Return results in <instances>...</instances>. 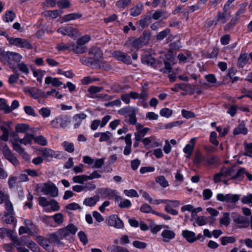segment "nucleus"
Returning <instances> with one entry per match:
<instances>
[{
  "label": "nucleus",
  "mask_w": 252,
  "mask_h": 252,
  "mask_svg": "<svg viewBox=\"0 0 252 252\" xmlns=\"http://www.w3.org/2000/svg\"><path fill=\"white\" fill-rule=\"evenodd\" d=\"M70 123V117L67 115H61L51 121L50 125L53 128H65Z\"/></svg>",
  "instance_id": "7ed1b4c3"
},
{
  "label": "nucleus",
  "mask_w": 252,
  "mask_h": 252,
  "mask_svg": "<svg viewBox=\"0 0 252 252\" xmlns=\"http://www.w3.org/2000/svg\"><path fill=\"white\" fill-rule=\"evenodd\" d=\"M238 21V18L236 17H233L230 21L227 24L224 28V30L225 31H229L231 30L236 25Z\"/></svg>",
  "instance_id": "c9c22d12"
},
{
  "label": "nucleus",
  "mask_w": 252,
  "mask_h": 252,
  "mask_svg": "<svg viewBox=\"0 0 252 252\" xmlns=\"http://www.w3.org/2000/svg\"><path fill=\"white\" fill-rule=\"evenodd\" d=\"M236 239L233 237H222L221 238V244L222 245H225L228 243H233Z\"/></svg>",
  "instance_id": "8fccbe9b"
},
{
  "label": "nucleus",
  "mask_w": 252,
  "mask_h": 252,
  "mask_svg": "<svg viewBox=\"0 0 252 252\" xmlns=\"http://www.w3.org/2000/svg\"><path fill=\"white\" fill-rule=\"evenodd\" d=\"M10 52H5L0 49V60L4 63H7L10 68L16 72V67L12 64L11 61H9Z\"/></svg>",
  "instance_id": "a211bd4d"
},
{
  "label": "nucleus",
  "mask_w": 252,
  "mask_h": 252,
  "mask_svg": "<svg viewBox=\"0 0 252 252\" xmlns=\"http://www.w3.org/2000/svg\"><path fill=\"white\" fill-rule=\"evenodd\" d=\"M91 39L90 36L89 35H85L79 38L77 42H78L80 44L85 46V44L89 42Z\"/></svg>",
  "instance_id": "052dcab7"
},
{
  "label": "nucleus",
  "mask_w": 252,
  "mask_h": 252,
  "mask_svg": "<svg viewBox=\"0 0 252 252\" xmlns=\"http://www.w3.org/2000/svg\"><path fill=\"white\" fill-rule=\"evenodd\" d=\"M124 193L127 196L131 197H138L139 196L137 192L134 189H125L124 191Z\"/></svg>",
  "instance_id": "338daca9"
},
{
  "label": "nucleus",
  "mask_w": 252,
  "mask_h": 252,
  "mask_svg": "<svg viewBox=\"0 0 252 252\" xmlns=\"http://www.w3.org/2000/svg\"><path fill=\"white\" fill-rule=\"evenodd\" d=\"M247 55L245 54L241 55L238 60V65L241 68H243L247 63L248 61Z\"/></svg>",
  "instance_id": "e433bc0d"
},
{
  "label": "nucleus",
  "mask_w": 252,
  "mask_h": 252,
  "mask_svg": "<svg viewBox=\"0 0 252 252\" xmlns=\"http://www.w3.org/2000/svg\"><path fill=\"white\" fill-rule=\"evenodd\" d=\"M151 37V32L149 31H144L142 34L138 38L134 39L130 38L126 43L125 45L131 44L135 48H139L146 45L150 40Z\"/></svg>",
  "instance_id": "f03ea898"
},
{
  "label": "nucleus",
  "mask_w": 252,
  "mask_h": 252,
  "mask_svg": "<svg viewBox=\"0 0 252 252\" xmlns=\"http://www.w3.org/2000/svg\"><path fill=\"white\" fill-rule=\"evenodd\" d=\"M156 182L163 188H166L169 186L168 181L164 176L160 175L156 178Z\"/></svg>",
  "instance_id": "72a5a7b5"
},
{
  "label": "nucleus",
  "mask_w": 252,
  "mask_h": 252,
  "mask_svg": "<svg viewBox=\"0 0 252 252\" xmlns=\"http://www.w3.org/2000/svg\"><path fill=\"white\" fill-rule=\"evenodd\" d=\"M35 240L39 244V245L49 252H53L54 249L49 244L47 237V238H45L42 236H38L36 237Z\"/></svg>",
  "instance_id": "ddd939ff"
},
{
  "label": "nucleus",
  "mask_w": 252,
  "mask_h": 252,
  "mask_svg": "<svg viewBox=\"0 0 252 252\" xmlns=\"http://www.w3.org/2000/svg\"><path fill=\"white\" fill-rule=\"evenodd\" d=\"M81 63L89 67L95 68L96 63L93 60L92 57H83L80 59Z\"/></svg>",
  "instance_id": "a878e982"
},
{
  "label": "nucleus",
  "mask_w": 252,
  "mask_h": 252,
  "mask_svg": "<svg viewBox=\"0 0 252 252\" xmlns=\"http://www.w3.org/2000/svg\"><path fill=\"white\" fill-rule=\"evenodd\" d=\"M231 217L238 228H245L250 225L249 219L241 215L233 213Z\"/></svg>",
  "instance_id": "39448f33"
},
{
  "label": "nucleus",
  "mask_w": 252,
  "mask_h": 252,
  "mask_svg": "<svg viewBox=\"0 0 252 252\" xmlns=\"http://www.w3.org/2000/svg\"><path fill=\"white\" fill-rule=\"evenodd\" d=\"M86 117V114L83 113L74 115L72 118L74 128H78L81 125L82 120L85 119Z\"/></svg>",
  "instance_id": "aec40b11"
},
{
  "label": "nucleus",
  "mask_w": 252,
  "mask_h": 252,
  "mask_svg": "<svg viewBox=\"0 0 252 252\" xmlns=\"http://www.w3.org/2000/svg\"><path fill=\"white\" fill-rule=\"evenodd\" d=\"M113 56L118 61H121L125 63L130 64L131 63L130 56L125 53L119 51H115L113 53Z\"/></svg>",
  "instance_id": "2eb2a0df"
},
{
  "label": "nucleus",
  "mask_w": 252,
  "mask_h": 252,
  "mask_svg": "<svg viewBox=\"0 0 252 252\" xmlns=\"http://www.w3.org/2000/svg\"><path fill=\"white\" fill-rule=\"evenodd\" d=\"M167 17V13L165 10H157L153 14L152 16L153 18L155 20H158L160 17L166 18Z\"/></svg>",
  "instance_id": "4c0bfd02"
},
{
  "label": "nucleus",
  "mask_w": 252,
  "mask_h": 252,
  "mask_svg": "<svg viewBox=\"0 0 252 252\" xmlns=\"http://www.w3.org/2000/svg\"><path fill=\"white\" fill-rule=\"evenodd\" d=\"M172 114V110L167 108H164L160 110V115L161 116L169 118Z\"/></svg>",
  "instance_id": "13d9d810"
},
{
  "label": "nucleus",
  "mask_w": 252,
  "mask_h": 252,
  "mask_svg": "<svg viewBox=\"0 0 252 252\" xmlns=\"http://www.w3.org/2000/svg\"><path fill=\"white\" fill-rule=\"evenodd\" d=\"M82 17V14L79 13H72L63 16L62 18V22H66L71 20L79 19Z\"/></svg>",
  "instance_id": "b1692460"
},
{
  "label": "nucleus",
  "mask_w": 252,
  "mask_h": 252,
  "mask_svg": "<svg viewBox=\"0 0 252 252\" xmlns=\"http://www.w3.org/2000/svg\"><path fill=\"white\" fill-rule=\"evenodd\" d=\"M40 114L43 117H48L51 115V111L47 108H42L39 110Z\"/></svg>",
  "instance_id": "774afa93"
},
{
  "label": "nucleus",
  "mask_w": 252,
  "mask_h": 252,
  "mask_svg": "<svg viewBox=\"0 0 252 252\" xmlns=\"http://www.w3.org/2000/svg\"><path fill=\"white\" fill-rule=\"evenodd\" d=\"M71 43L68 44H64L63 43H58L57 45L56 48L59 51L63 50H71Z\"/></svg>",
  "instance_id": "603ef678"
},
{
  "label": "nucleus",
  "mask_w": 252,
  "mask_h": 252,
  "mask_svg": "<svg viewBox=\"0 0 252 252\" xmlns=\"http://www.w3.org/2000/svg\"><path fill=\"white\" fill-rule=\"evenodd\" d=\"M9 55V61H11L12 63V61L15 63L20 62L22 58V56L17 53L10 52Z\"/></svg>",
  "instance_id": "37998d69"
},
{
  "label": "nucleus",
  "mask_w": 252,
  "mask_h": 252,
  "mask_svg": "<svg viewBox=\"0 0 252 252\" xmlns=\"http://www.w3.org/2000/svg\"><path fill=\"white\" fill-rule=\"evenodd\" d=\"M47 237H48L49 244L53 243L59 246H63L64 245V244L61 241L62 239L60 238V236L58 234V231L56 233L49 234L47 235Z\"/></svg>",
  "instance_id": "f3484780"
},
{
  "label": "nucleus",
  "mask_w": 252,
  "mask_h": 252,
  "mask_svg": "<svg viewBox=\"0 0 252 252\" xmlns=\"http://www.w3.org/2000/svg\"><path fill=\"white\" fill-rule=\"evenodd\" d=\"M238 174V169L236 166L231 167H226L223 166L220 169V171L215 174L213 177L214 182L218 183L221 181V178H229L228 180L238 179V177H240Z\"/></svg>",
  "instance_id": "f257e3e1"
},
{
  "label": "nucleus",
  "mask_w": 252,
  "mask_h": 252,
  "mask_svg": "<svg viewBox=\"0 0 252 252\" xmlns=\"http://www.w3.org/2000/svg\"><path fill=\"white\" fill-rule=\"evenodd\" d=\"M182 235L189 243H192L196 241L195 234L193 232L185 230L182 231Z\"/></svg>",
  "instance_id": "5701e85b"
},
{
  "label": "nucleus",
  "mask_w": 252,
  "mask_h": 252,
  "mask_svg": "<svg viewBox=\"0 0 252 252\" xmlns=\"http://www.w3.org/2000/svg\"><path fill=\"white\" fill-rule=\"evenodd\" d=\"M57 32L72 38H76L79 35L78 30L71 26L62 27L57 30Z\"/></svg>",
  "instance_id": "6e6552de"
},
{
  "label": "nucleus",
  "mask_w": 252,
  "mask_h": 252,
  "mask_svg": "<svg viewBox=\"0 0 252 252\" xmlns=\"http://www.w3.org/2000/svg\"><path fill=\"white\" fill-rule=\"evenodd\" d=\"M107 224L117 228L121 229L124 228V225L123 221L117 215L110 216L107 220Z\"/></svg>",
  "instance_id": "f8f14e48"
},
{
  "label": "nucleus",
  "mask_w": 252,
  "mask_h": 252,
  "mask_svg": "<svg viewBox=\"0 0 252 252\" xmlns=\"http://www.w3.org/2000/svg\"><path fill=\"white\" fill-rule=\"evenodd\" d=\"M15 17V14L12 10H9L6 12L4 16V20L6 22H12Z\"/></svg>",
  "instance_id": "09e8293b"
},
{
  "label": "nucleus",
  "mask_w": 252,
  "mask_h": 252,
  "mask_svg": "<svg viewBox=\"0 0 252 252\" xmlns=\"http://www.w3.org/2000/svg\"><path fill=\"white\" fill-rule=\"evenodd\" d=\"M238 174H240V177H238V180H242L244 177V175H245L250 181H252V174L247 172L244 168L239 169Z\"/></svg>",
  "instance_id": "7c9ffc66"
},
{
  "label": "nucleus",
  "mask_w": 252,
  "mask_h": 252,
  "mask_svg": "<svg viewBox=\"0 0 252 252\" xmlns=\"http://www.w3.org/2000/svg\"><path fill=\"white\" fill-rule=\"evenodd\" d=\"M78 228L73 224H69L66 227L60 229L58 231V234L60 238L67 239V237H72L77 232Z\"/></svg>",
  "instance_id": "20e7f679"
},
{
  "label": "nucleus",
  "mask_w": 252,
  "mask_h": 252,
  "mask_svg": "<svg viewBox=\"0 0 252 252\" xmlns=\"http://www.w3.org/2000/svg\"><path fill=\"white\" fill-rule=\"evenodd\" d=\"M33 136L32 134L27 133L25 135V137L23 139H18L19 142L20 144H23L24 145H27L28 144H31L32 140L33 139Z\"/></svg>",
  "instance_id": "f704fd0d"
},
{
  "label": "nucleus",
  "mask_w": 252,
  "mask_h": 252,
  "mask_svg": "<svg viewBox=\"0 0 252 252\" xmlns=\"http://www.w3.org/2000/svg\"><path fill=\"white\" fill-rule=\"evenodd\" d=\"M25 93H28L32 98L34 99H38L42 96H45V93L41 90H39L35 88L26 87L24 89Z\"/></svg>",
  "instance_id": "9d476101"
},
{
  "label": "nucleus",
  "mask_w": 252,
  "mask_h": 252,
  "mask_svg": "<svg viewBox=\"0 0 252 252\" xmlns=\"http://www.w3.org/2000/svg\"><path fill=\"white\" fill-rule=\"evenodd\" d=\"M247 132L248 129L243 124H239L233 130V134L234 135H238L239 134H243L245 135Z\"/></svg>",
  "instance_id": "c756f323"
},
{
  "label": "nucleus",
  "mask_w": 252,
  "mask_h": 252,
  "mask_svg": "<svg viewBox=\"0 0 252 252\" xmlns=\"http://www.w3.org/2000/svg\"><path fill=\"white\" fill-rule=\"evenodd\" d=\"M72 180L74 183L83 184L85 181H88L87 176L85 175L75 176L72 178Z\"/></svg>",
  "instance_id": "49530a36"
},
{
  "label": "nucleus",
  "mask_w": 252,
  "mask_h": 252,
  "mask_svg": "<svg viewBox=\"0 0 252 252\" xmlns=\"http://www.w3.org/2000/svg\"><path fill=\"white\" fill-rule=\"evenodd\" d=\"M208 219L204 216H199L195 219V222L199 225L202 226L207 223Z\"/></svg>",
  "instance_id": "6e6d98bb"
},
{
  "label": "nucleus",
  "mask_w": 252,
  "mask_h": 252,
  "mask_svg": "<svg viewBox=\"0 0 252 252\" xmlns=\"http://www.w3.org/2000/svg\"><path fill=\"white\" fill-rule=\"evenodd\" d=\"M140 211L145 213H152L154 214L153 212H156L155 210H152L151 207L148 204H144L141 207Z\"/></svg>",
  "instance_id": "bf43d9fd"
},
{
  "label": "nucleus",
  "mask_w": 252,
  "mask_h": 252,
  "mask_svg": "<svg viewBox=\"0 0 252 252\" xmlns=\"http://www.w3.org/2000/svg\"><path fill=\"white\" fill-rule=\"evenodd\" d=\"M2 152L4 158L14 166H17L20 164L19 161L14 154L12 153L7 146L5 145L3 147Z\"/></svg>",
  "instance_id": "423d86ee"
},
{
  "label": "nucleus",
  "mask_w": 252,
  "mask_h": 252,
  "mask_svg": "<svg viewBox=\"0 0 252 252\" xmlns=\"http://www.w3.org/2000/svg\"><path fill=\"white\" fill-rule=\"evenodd\" d=\"M107 250L110 252H130L126 248L117 245L108 247Z\"/></svg>",
  "instance_id": "473e14b6"
},
{
  "label": "nucleus",
  "mask_w": 252,
  "mask_h": 252,
  "mask_svg": "<svg viewBox=\"0 0 252 252\" xmlns=\"http://www.w3.org/2000/svg\"><path fill=\"white\" fill-rule=\"evenodd\" d=\"M205 161L206 163H205V165H211L216 164L219 161V158L217 156H213Z\"/></svg>",
  "instance_id": "5fc2aeb1"
},
{
  "label": "nucleus",
  "mask_w": 252,
  "mask_h": 252,
  "mask_svg": "<svg viewBox=\"0 0 252 252\" xmlns=\"http://www.w3.org/2000/svg\"><path fill=\"white\" fill-rule=\"evenodd\" d=\"M151 17L150 15H147L144 18L141 19L139 21V25L142 28H145L147 27L151 23Z\"/></svg>",
  "instance_id": "a18cd8bd"
},
{
  "label": "nucleus",
  "mask_w": 252,
  "mask_h": 252,
  "mask_svg": "<svg viewBox=\"0 0 252 252\" xmlns=\"http://www.w3.org/2000/svg\"><path fill=\"white\" fill-rule=\"evenodd\" d=\"M99 200V196L95 195L93 197L86 198L83 201V204L88 206H93Z\"/></svg>",
  "instance_id": "393cba45"
},
{
  "label": "nucleus",
  "mask_w": 252,
  "mask_h": 252,
  "mask_svg": "<svg viewBox=\"0 0 252 252\" xmlns=\"http://www.w3.org/2000/svg\"><path fill=\"white\" fill-rule=\"evenodd\" d=\"M220 225H224L227 226L230 223L229 214L227 212L224 213L223 217L220 219Z\"/></svg>",
  "instance_id": "a19ab883"
},
{
  "label": "nucleus",
  "mask_w": 252,
  "mask_h": 252,
  "mask_svg": "<svg viewBox=\"0 0 252 252\" xmlns=\"http://www.w3.org/2000/svg\"><path fill=\"white\" fill-rule=\"evenodd\" d=\"M45 82L46 84H52L55 87H59L63 84V83L58 78H53L50 76L45 78Z\"/></svg>",
  "instance_id": "c85d7f7f"
},
{
  "label": "nucleus",
  "mask_w": 252,
  "mask_h": 252,
  "mask_svg": "<svg viewBox=\"0 0 252 252\" xmlns=\"http://www.w3.org/2000/svg\"><path fill=\"white\" fill-rule=\"evenodd\" d=\"M170 31L169 29H166L165 30L159 32L157 35V39L158 40H161L163 39L169 34Z\"/></svg>",
  "instance_id": "864d4df0"
},
{
  "label": "nucleus",
  "mask_w": 252,
  "mask_h": 252,
  "mask_svg": "<svg viewBox=\"0 0 252 252\" xmlns=\"http://www.w3.org/2000/svg\"><path fill=\"white\" fill-rule=\"evenodd\" d=\"M10 43L14 45L21 48L32 49V46L30 42L25 39L20 38H12L10 40Z\"/></svg>",
  "instance_id": "9b49d317"
},
{
  "label": "nucleus",
  "mask_w": 252,
  "mask_h": 252,
  "mask_svg": "<svg viewBox=\"0 0 252 252\" xmlns=\"http://www.w3.org/2000/svg\"><path fill=\"white\" fill-rule=\"evenodd\" d=\"M26 237L23 236L22 237V241H23L24 244L28 247L31 251L34 252H39L40 251V248L38 247V246L32 241L28 240H24Z\"/></svg>",
  "instance_id": "4be33fe9"
},
{
  "label": "nucleus",
  "mask_w": 252,
  "mask_h": 252,
  "mask_svg": "<svg viewBox=\"0 0 252 252\" xmlns=\"http://www.w3.org/2000/svg\"><path fill=\"white\" fill-rule=\"evenodd\" d=\"M17 139H15L12 143V146L14 150L18 153L23 158L26 160L30 159L29 155L25 151V150L21 147L20 144L17 143Z\"/></svg>",
  "instance_id": "dca6fc26"
},
{
  "label": "nucleus",
  "mask_w": 252,
  "mask_h": 252,
  "mask_svg": "<svg viewBox=\"0 0 252 252\" xmlns=\"http://www.w3.org/2000/svg\"><path fill=\"white\" fill-rule=\"evenodd\" d=\"M15 129L17 132L26 133L29 129V126L26 124H18L16 125Z\"/></svg>",
  "instance_id": "c03bdc74"
},
{
  "label": "nucleus",
  "mask_w": 252,
  "mask_h": 252,
  "mask_svg": "<svg viewBox=\"0 0 252 252\" xmlns=\"http://www.w3.org/2000/svg\"><path fill=\"white\" fill-rule=\"evenodd\" d=\"M164 242H168L170 240L174 238L175 233L174 231L170 230H164L161 233Z\"/></svg>",
  "instance_id": "bb28decb"
},
{
  "label": "nucleus",
  "mask_w": 252,
  "mask_h": 252,
  "mask_svg": "<svg viewBox=\"0 0 252 252\" xmlns=\"http://www.w3.org/2000/svg\"><path fill=\"white\" fill-rule=\"evenodd\" d=\"M64 150L69 153H73L74 151V145L72 143L64 141L62 144Z\"/></svg>",
  "instance_id": "de8ad7c7"
},
{
  "label": "nucleus",
  "mask_w": 252,
  "mask_h": 252,
  "mask_svg": "<svg viewBox=\"0 0 252 252\" xmlns=\"http://www.w3.org/2000/svg\"><path fill=\"white\" fill-rule=\"evenodd\" d=\"M94 68L109 70L112 68V67L109 63L103 61L102 59H101L99 61L98 63V62H96Z\"/></svg>",
  "instance_id": "cd10ccee"
},
{
  "label": "nucleus",
  "mask_w": 252,
  "mask_h": 252,
  "mask_svg": "<svg viewBox=\"0 0 252 252\" xmlns=\"http://www.w3.org/2000/svg\"><path fill=\"white\" fill-rule=\"evenodd\" d=\"M78 237L80 241L84 245L88 243V240L85 233L83 231H80L78 233Z\"/></svg>",
  "instance_id": "69168bd1"
},
{
  "label": "nucleus",
  "mask_w": 252,
  "mask_h": 252,
  "mask_svg": "<svg viewBox=\"0 0 252 252\" xmlns=\"http://www.w3.org/2000/svg\"><path fill=\"white\" fill-rule=\"evenodd\" d=\"M34 142L42 146H45L47 144L46 138L42 135L35 137L33 138Z\"/></svg>",
  "instance_id": "3c124183"
},
{
  "label": "nucleus",
  "mask_w": 252,
  "mask_h": 252,
  "mask_svg": "<svg viewBox=\"0 0 252 252\" xmlns=\"http://www.w3.org/2000/svg\"><path fill=\"white\" fill-rule=\"evenodd\" d=\"M217 198L218 200L226 202L228 203L235 204L240 199V195L238 194H227L224 195L221 193L218 194Z\"/></svg>",
  "instance_id": "1a4fd4ad"
},
{
  "label": "nucleus",
  "mask_w": 252,
  "mask_h": 252,
  "mask_svg": "<svg viewBox=\"0 0 252 252\" xmlns=\"http://www.w3.org/2000/svg\"><path fill=\"white\" fill-rule=\"evenodd\" d=\"M112 137V133L110 131H106L105 132H101L100 137L99 138V142H108Z\"/></svg>",
  "instance_id": "79ce46f5"
},
{
  "label": "nucleus",
  "mask_w": 252,
  "mask_h": 252,
  "mask_svg": "<svg viewBox=\"0 0 252 252\" xmlns=\"http://www.w3.org/2000/svg\"><path fill=\"white\" fill-rule=\"evenodd\" d=\"M57 3L58 7L62 8H69L70 6V3L68 0H60Z\"/></svg>",
  "instance_id": "4d7b16f0"
},
{
  "label": "nucleus",
  "mask_w": 252,
  "mask_h": 252,
  "mask_svg": "<svg viewBox=\"0 0 252 252\" xmlns=\"http://www.w3.org/2000/svg\"><path fill=\"white\" fill-rule=\"evenodd\" d=\"M41 191L45 195H50L53 197L58 195V189L54 184L52 182L44 183Z\"/></svg>",
  "instance_id": "0eeeda50"
},
{
  "label": "nucleus",
  "mask_w": 252,
  "mask_h": 252,
  "mask_svg": "<svg viewBox=\"0 0 252 252\" xmlns=\"http://www.w3.org/2000/svg\"><path fill=\"white\" fill-rule=\"evenodd\" d=\"M1 220L3 223L10 224L14 221V218L13 215H10L6 212H4L3 216L1 218Z\"/></svg>",
  "instance_id": "58836bf2"
},
{
  "label": "nucleus",
  "mask_w": 252,
  "mask_h": 252,
  "mask_svg": "<svg viewBox=\"0 0 252 252\" xmlns=\"http://www.w3.org/2000/svg\"><path fill=\"white\" fill-rule=\"evenodd\" d=\"M55 222L61 224L63 221V217L61 213H57L52 216Z\"/></svg>",
  "instance_id": "0e129e2a"
},
{
  "label": "nucleus",
  "mask_w": 252,
  "mask_h": 252,
  "mask_svg": "<svg viewBox=\"0 0 252 252\" xmlns=\"http://www.w3.org/2000/svg\"><path fill=\"white\" fill-rule=\"evenodd\" d=\"M143 6L142 4H137L130 9V15L132 16H137L142 12Z\"/></svg>",
  "instance_id": "2f4dec72"
},
{
  "label": "nucleus",
  "mask_w": 252,
  "mask_h": 252,
  "mask_svg": "<svg viewBox=\"0 0 252 252\" xmlns=\"http://www.w3.org/2000/svg\"><path fill=\"white\" fill-rule=\"evenodd\" d=\"M89 54L96 63L97 62L98 63L99 61L102 59L103 58L102 53L100 49L97 47H93L90 48L89 51Z\"/></svg>",
  "instance_id": "4468645a"
},
{
  "label": "nucleus",
  "mask_w": 252,
  "mask_h": 252,
  "mask_svg": "<svg viewBox=\"0 0 252 252\" xmlns=\"http://www.w3.org/2000/svg\"><path fill=\"white\" fill-rule=\"evenodd\" d=\"M41 152L43 156H44L45 158H53L56 156V152L50 149H42Z\"/></svg>",
  "instance_id": "ea45409f"
},
{
  "label": "nucleus",
  "mask_w": 252,
  "mask_h": 252,
  "mask_svg": "<svg viewBox=\"0 0 252 252\" xmlns=\"http://www.w3.org/2000/svg\"><path fill=\"white\" fill-rule=\"evenodd\" d=\"M5 209L8 214L13 215V207L12 203L9 200L5 201Z\"/></svg>",
  "instance_id": "e2e57ef3"
},
{
  "label": "nucleus",
  "mask_w": 252,
  "mask_h": 252,
  "mask_svg": "<svg viewBox=\"0 0 252 252\" xmlns=\"http://www.w3.org/2000/svg\"><path fill=\"white\" fill-rule=\"evenodd\" d=\"M71 50L75 54H81L87 51L86 46H83L77 42L76 44L71 43Z\"/></svg>",
  "instance_id": "412c9836"
},
{
  "label": "nucleus",
  "mask_w": 252,
  "mask_h": 252,
  "mask_svg": "<svg viewBox=\"0 0 252 252\" xmlns=\"http://www.w3.org/2000/svg\"><path fill=\"white\" fill-rule=\"evenodd\" d=\"M44 15L46 16L51 17L55 19L59 16V11L58 10L46 11L44 12Z\"/></svg>",
  "instance_id": "680f3d73"
},
{
  "label": "nucleus",
  "mask_w": 252,
  "mask_h": 252,
  "mask_svg": "<svg viewBox=\"0 0 252 252\" xmlns=\"http://www.w3.org/2000/svg\"><path fill=\"white\" fill-rule=\"evenodd\" d=\"M230 13H225L219 11L218 12L217 15L215 17L216 23L215 25L218 23L221 24H225L230 18Z\"/></svg>",
  "instance_id": "6ab92c4d"
}]
</instances>
